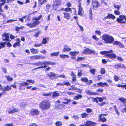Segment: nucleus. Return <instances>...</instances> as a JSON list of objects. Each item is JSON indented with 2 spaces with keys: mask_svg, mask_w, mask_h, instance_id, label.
I'll return each instance as SVG.
<instances>
[{
  "mask_svg": "<svg viewBox=\"0 0 126 126\" xmlns=\"http://www.w3.org/2000/svg\"><path fill=\"white\" fill-rule=\"evenodd\" d=\"M79 52V51H71L69 53L72 56L71 58L73 60L76 59V57L75 56L76 55V54L78 55Z\"/></svg>",
  "mask_w": 126,
  "mask_h": 126,
  "instance_id": "obj_15",
  "label": "nucleus"
},
{
  "mask_svg": "<svg viewBox=\"0 0 126 126\" xmlns=\"http://www.w3.org/2000/svg\"><path fill=\"white\" fill-rule=\"evenodd\" d=\"M60 57L61 58H68L69 56L68 55L61 54L60 55Z\"/></svg>",
  "mask_w": 126,
  "mask_h": 126,
  "instance_id": "obj_41",
  "label": "nucleus"
},
{
  "mask_svg": "<svg viewBox=\"0 0 126 126\" xmlns=\"http://www.w3.org/2000/svg\"><path fill=\"white\" fill-rule=\"evenodd\" d=\"M92 8H90L89 10V16L90 19L91 20L92 19V16L93 15V13L92 12Z\"/></svg>",
  "mask_w": 126,
  "mask_h": 126,
  "instance_id": "obj_35",
  "label": "nucleus"
},
{
  "mask_svg": "<svg viewBox=\"0 0 126 126\" xmlns=\"http://www.w3.org/2000/svg\"><path fill=\"white\" fill-rule=\"evenodd\" d=\"M96 92L100 93H102L103 92V89L99 88L96 90Z\"/></svg>",
  "mask_w": 126,
  "mask_h": 126,
  "instance_id": "obj_60",
  "label": "nucleus"
},
{
  "mask_svg": "<svg viewBox=\"0 0 126 126\" xmlns=\"http://www.w3.org/2000/svg\"><path fill=\"white\" fill-rule=\"evenodd\" d=\"M99 117V120H100L103 122H106L107 120L106 119L105 117L102 118V117L100 116H98Z\"/></svg>",
  "mask_w": 126,
  "mask_h": 126,
  "instance_id": "obj_37",
  "label": "nucleus"
},
{
  "mask_svg": "<svg viewBox=\"0 0 126 126\" xmlns=\"http://www.w3.org/2000/svg\"><path fill=\"white\" fill-rule=\"evenodd\" d=\"M114 68L116 69L120 68H121L124 69L126 68V67L125 65L121 63H119L117 64H116L114 65Z\"/></svg>",
  "mask_w": 126,
  "mask_h": 126,
  "instance_id": "obj_13",
  "label": "nucleus"
},
{
  "mask_svg": "<svg viewBox=\"0 0 126 126\" xmlns=\"http://www.w3.org/2000/svg\"><path fill=\"white\" fill-rule=\"evenodd\" d=\"M59 52H56L52 53L50 54V56L51 57H52L53 56H57L59 55Z\"/></svg>",
  "mask_w": 126,
  "mask_h": 126,
  "instance_id": "obj_40",
  "label": "nucleus"
},
{
  "mask_svg": "<svg viewBox=\"0 0 126 126\" xmlns=\"http://www.w3.org/2000/svg\"><path fill=\"white\" fill-rule=\"evenodd\" d=\"M12 89L11 88V87L9 85H8L6 87H5L4 88V89L2 90V92L4 93V94L5 95L6 94L5 93L6 91H8L11 90Z\"/></svg>",
  "mask_w": 126,
  "mask_h": 126,
  "instance_id": "obj_21",
  "label": "nucleus"
},
{
  "mask_svg": "<svg viewBox=\"0 0 126 126\" xmlns=\"http://www.w3.org/2000/svg\"><path fill=\"white\" fill-rule=\"evenodd\" d=\"M107 16L108 19H111L114 20L116 18L115 16L111 14L108 13Z\"/></svg>",
  "mask_w": 126,
  "mask_h": 126,
  "instance_id": "obj_30",
  "label": "nucleus"
},
{
  "mask_svg": "<svg viewBox=\"0 0 126 126\" xmlns=\"http://www.w3.org/2000/svg\"><path fill=\"white\" fill-rule=\"evenodd\" d=\"M80 80L82 82H85L87 85H90L93 83V81L90 80H88L86 77H83Z\"/></svg>",
  "mask_w": 126,
  "mask_h": 126,
  "instance_id": "obj_9",
  "label": "nucleus"
},
{
  "mask_svg": "<svg viewBox=\"0 0 126 126\" xmlns=\"http://www.w3.org/2000/svg\"><path fill=\"white\" fill-rule=\"evenodd\" d=\"M102 102L101 103H98V105L99 106H102L103 105L105 104L106 103L105 102Z\"/></svg>",
  "mask_w": 126,
  "mask_h": 126,
  "instance_id": "obj_63",
  "label": "nucleus"
},
{
  "mask_svg": "<svg viewBox=\"0 0 126 126\" xmlns=\"http://www.w3.org/2000/svg\"><path fill=\"white\" fill-rule=\"evenodd\" d=\"M64 10L65 12H72V10L71 8H70L67 7L65 8L64 9Z\"/></svg>",
  "mask_w": 126,
  "mask_h": 126,
  "instance_id": "obj_44",
  "label": "nucleus"
},
{
  "mask_svg": "<svg viewBox=\"0 0 126 126\" xmlns=\"http://www.w3.org/2000/svg\"><path fill=\"white\" fill-rule=\"evenodd\" d=\"M9 33H4L2 35V40L4 41L5 40L9 41Z\"/></svg>",
  "mask_w": 126,
  "mask_h": 126,
  "instance_id": "obj_12",
  "label": "nucleus"
},
{
  "mask_svg": "<svg viewBox=\"0 0 126 126\" xmlns=\"http://www.w3.org/2000/svg\"><path fill=\"white\" fill-rule=\"evenodd\" d=\"M40 22L38 21H35L33 22L32 23V26L33 27H35L38 26L40 23Z\"/></svg>",
  "mask_w": 126,
  "mask_h": 126,
  "instance_id": "obj_31",
  "label": "nucleus"
},
{
  "mask_svg": "<svg viewBox=\"0 0 126 126\" xmlns=\"http://www.w3.org/2000/svg\"><path fill=\"white\" fill-rule=\"evenodd\" d=\"M31 53L33 54H36L38 53V50L36 49L32 48L30 49Z\"/></svg>",
  "mask_w": 126,
  "mask_h": 126,
  "instance_id": "obj_28",
  "label": "nucleus"
},
{
  "mask_svg": "<svg viewBox=\"0 0 126 126\" xmlns=\"http://www.w3.org/2000/svg\"><path fill=\"white\" fill-rule=\"evenodd\" d=\"M98 35H101V32L99 30H96L95 32Z\"/></svg>",
  "mask_w": 126,
  "mask_h": 126,
  "instance_id": "obj_61",
  "label": "nucleus"
},
{
  "mask_svg": "<svg viewBox=\"0 0 126 126\" xmlns=\"http://www.w3.org/2000/svg\"><path fill=\"white\" fill-rule=\"evenodd\" d=\"M57 78L59 77H60V78H66L65 76L64 75H58L57 74Z\"/></svg>",
  "mask_w": 126,
  "mask_h": 126,
  "instance_id": "obj_57",
  "label": "nucleus"
},
{
  "mask_svg": "<svg viewBox=\"0 0 126 126\" xmlns=\"http://www.w3.org/2000/svg\"><path fill=\"white\" fill-rule=\"evenodd\" d=\"M100 72L101 74H103L105 73L106 71L105 69L103 68H102L101 69Z\"/></svg>",
  "mask_w": 126,
  "mask_h": 126,
  "instance_id": "obj_54",
  "label": "nucleus"
},
{
  "mask_svg": "<svg viewBox=\"0 0 126 126\" xmlns=\"http://www.w3.org/2000/svg\"><path fill=\"white\" fill-rule=\"evenodd\" d=\"M6 42H1L0 43V49L4 47L5 46Z\"/></svg>",
  "mask_w": 126,
  "mask_h": 126,
  "instance_id": "obj_39",
  "label": "nucleus"
},
{
  "mask_svg": "<svg viewBox=\"0 0 126 126\" xmlns=\"http://www.w3.org/2000/svg\"><path fill=\"white\" fill-rule=\"evenodd\" d=\"M63 17L65 19L68 20L70 19V15L69 13L66 12H63Z\"/></svg>",
  "mask_w": 126,
  "mask_h": 126,
  "instance_id": "obj_23",
  "label": "nucleus"
},
{
  "mask_svg": "<svg viewBox=\"0 0 126 126\" xmlns=\"http://www.w3.org/2000/svg\"><path fill=\"white\" fill-rule=\"evenodd\" d=\"M6 0H0V2H2L0 3V15L3 16L4 15L2 13L3 12V11L2 9V6L4 5L6 2Z\"/></svg>",
  "mask_w": 126,
  "mask_h": 126,
  "instance_id": "obj_17",
  "label": "nucleus"
},
{
  "mask_svg": "<svg viewBox=\"0 0 126 126\" xmlns=\"http://www.w3.org/2000/svg\"><path fill=\"white\" fill-rule=\"evenodd\" d=\"M114 14L117 15H119L120 14V12L118 10H115L114 11Z\"/></svg>",
  "mask_w": 126,
  "mask_h": 126,
  "instance_id": "obj_56",
  "label": "nucleus"
},
{
  "mask_svg": "<svg viewBox=\"0 0 126 126\" xmlns=\"http://www.w3.org/2000/svg\"><path fill=\"white\" fill-rule=\"evenodd\" d=\"M96 124V123L94 122L88 120L86 121L85 125V126H95Z\"/></svg>",
  "mask_w": 126,
  "mask_h": 126,
  "instance_id": "obj_14",
  "label": "nucleus"
},
{
  "mask_svg": "<svg viewBox=\"0 0 126 126\" xmlns=\"http://www.w3.org/2000/svg\"><path fill=\"white\" fill-rule=\"evenodd\" d=\"M49 40V38L48 37H43V38L42 41V44H46Z\"/></svg>",
  "mask_w": 126,
  "mask_h": 126,
  "instance_id": "obj_26",
  "label": "nucleus"
},
{
  "mask_svg": "<svg viewBox=\"0 0 126 126\" xmlns=\"http://www.w3.org/2000/svg\"><path fill=\"white\" fill-rule=\"evenodd\" d=\"M64 100L66 101V102H62L63 103L67 104L68 103H69L71 101L70 99H68L67 98H65L64 99Z\"/></svg>",
  "mask_w": 126,
  "mask_h": 126,
  "instance_id": "obj_48",
  "label": "nucleus"
},
{
  "mask_svg": "<svg viewBox=\"0 0 126 126\" xmlns=\"http://www.w3.org/2000/svg\"><path fill=\"white\" fill-rule=\"evenodd\" d=\"M93 102H95L96 103H98V102L97 100L98 99V100L99 102H102L103 101L104 99H106V98L105 97H97L95 98L93 97Z\"/></svg>",
  "mask_w": 126,
  "mask_h": 126,
  "instance_id": "obj_10",
  "label": "nucleus"
},
{
  "mask_svg": "<svg viewBox=\"0 0 126 126\" xmlns=\"http://www.w3.org/2000/svg\"><path fill=\"white\" fill-rule=\"evenodd\" d=\"M55 3H56L55 5L57 6L60 5L61 3V0H55Z\"/></svg>",
  "mask_w": 126,
  "mask_h": 126,
  "instance_id": "obj_42",
  "label": "nucleus"
},
{
  "mask_svg": "<svg viewBox=\"0 0 126 126\" xmlns=\"http://www.w3.org/2000/svg\"><path fill=\"white\" fill-rule=\"evenodd\" d=\"M52 98L58 97L60 95L59 93L57 91H54L52 93Z\"/></svg>",
  "mask_w": 126,
  "mask_h": 126,
  "instance_id": "obj_29",
  "label": "nucleus"
},
{
  "mask_svg": "<svg viewBox=\"0 0 126 126\" xmlns=\"http://www.w3.org/2000/svg\"><path fill=\"white\" fill-rule=\"evenodd\" d=\"M119 100L121 102H122L123 103L125 104L126 103V101H125V99L123 97L119 98Z\"/></svg>",
  "mask_w": 126,
  "mask_h": 126,
  "instance_id": "obj_51",
  "label": "nucleus"
},
{
  "mask_svg": "<svg viewBox=\"0 0 126 126\" xmlns=\"http://www.w3.org/2000/svg\"><path fill=\"white\" fill-rule=\"evenodd\" d=\"M86 111L87 113H90L92 112V110L91 109L88 108L86 109Z\"/></svg>",
  "mask_w": 126,
  "mask_h": 126,
  "instance_id": "obj_64",
  "label": "nucleus"
},
{
  "mask_svg": "<svg viewBox=\"0 0 126 126\" xmlns=\"http://www.w3.org/2000/svg\"><path fill=\"white\" fill-rule=\"evenodd\" d=\"M29 84V83H28L27 82H25L23 83H21L19 84V89L20 90H21L22 89V87L23 86H25L28 85Z\"/></svg>",
  "mask_w": 126,
  "mask_h": 126,
  "instance_id": "obj_24",
  "label": "nucleus"
},
{
  "mask_svg": "<svg viewBox=\"0 0 126 126\" xmlns=\"http://www.w3.org/2000/svg\"><path fill=\"white\" fill-rule=\"evenodd\" d=\"M56 63L54 62L50 61H44L43 62L39 61L38 62L34 63H32V64L37 66V67L34 69H45V72L48 71L50 69L51 67L48 66V65H55L56 64Z\"/></svg>",
  "mask_w": 126,
  "mask_h": 126,
  "instance_id": "obj_1",
  "label": "nucleus"
},
{
  "mask_svg": "<svg viewBox=\"0 0 126 126\" xmlns=\"http://www.w3.org/2000/svg\"><path fill=\"white\" fill-rule=\"evenodd\" d=\"M17 21V20L16 19H10L7 21L6 22V23H9L10 22H12Z\"/></svg>",
  "mask_w": 126,
  "mask_h": 126,
  "instance_id": "obj_58",
  "label": "nucleus"
},
{
  "mask_svg": "<svg viewBox=\"0 0 126 126\" xmlns=\"http://www.w3.org/2000/svg\"><path fill=\"white\" fill-rule=\"evenodd\" d=\"M88 114L86 113H83L81 114V118H86L88 115Z\"/></svg>",
  "mask_w": 126,
  "mask_h": 126,
  "instance_id": "obj_55",
  "label": "nucleus"
},
{
  "mask_svg": "<svg viewBox=\"0 0 126 126\" xmlns=\"http://www.w3.org/2000/svg\"><path fill=\"white\" fill-rule=\"evenodd\" d=\"M102 39L106 44H111L114 41V39L112 36L109 34H104L102 36Z\"/></svg>",
  "mask_w": 126,
  "mask_h": 126,
  "instance_id": "obj_4",
  "label": "nucleus"
},
{
  "mask_svg": "<svg viewBox=\"0 0 126 126\" xmlns=\"http://www.w3.org/2000/svg\"><path fill=\"white\" fill-rule=\"evenodd\" d=\"M1 70L3 71L4 73H7V70L5 67H2L1 68Z\"/></svg>",
  "mask_w": 126,
  "mask_h": 126,
  "instance_id": "obj_59",
  "label": "nucleus"
},
{
  "mask_svg": "<svg viewBox=\"0 0 126 126\" xmlns=\"http://www.w3.org/2000/svg\"><path fill=\"white\" fill-rule=\"evenodd\" d=\"M40 112V111L37 109L32 110L30 112V114L32 116L38 115Z\"/></svg>",
  "mask_w": 126,
  "mask_h": 126,
  "instance_id": "obj_11",
  "label": "nucleus"
},
{
  "mask_svg": "<svg viewBox=\"0 0 126 126\" xmlns=\"http://www.w3.org/2000/svg\"><path fill=\"white\" fill-rule=\"evenodd\" d=\"M42 17V15H40L38 17H34L32 19V20H34L35 21H38Z\"/></svg>",
  "mask_w": 126,
  "mask_h": 126,
  "instance_id": "obj_45",
  "label": "nucleus"
},
{
  "mask_svg": "<svg viewBox=\"0 0 126 126\" xmlns=\"http://www.w3.org/2000/svg\"><path fill=\"white\" fill-rule=\"evenodd\" d=\"M70 83L68 81H64L63 82V83H57V86H70Z\"/></svg>",
  "mask_w": 126,
  "mask_h": 126,
  "instance_id": "obj_18",
  "label": "nucleus"
},
{
  "mask_svg": "<svg viewBox=\"0 0 126 126\" xmlns=\"http://www.w3.org/2000/svg\"><path fill=\"white\" fill-rule=\"evenodd\" d=\"M19 111V110L18 109L14 108L12 110L8 111V112L10 114H12L14 113L17 112Z\"/></svg>",
  "mask_w": 126,
  "mask_h": 126,
  "instance_id": "obj_27",
  "label": "nucleus"
},
{
  "mask_svg": "<svg viewBox=\"0 0 126 126\" xmlns=\"http://www.w3.org/2000/svg\"><path fill=\"white\" fill-rule=\"evenodd\" d=\"M82 53L84 54L88 55L91 54H95V51L94 50H92L88 48H86L83 50Z\"/></svg>",
  "mask_w": 126,
  "mask_h": 126,
  "instance_id": "obj_6",
  "label": "nucleus"
},
{
  "mask_svg": "<svg viewBox=\"0 0 126 126\" xmlns=\"http://www.w3.org/2000/svg\"><path fill=\"white\" fill-rule=\"evenodd\" d=\"M113 45H118L120 48H123L124 47V45L123 44L118 41H114L113 43Z\"/></svg>",
  "mask_w": 126,
  "mask_h": 126,
  "instance_id": "obj_16",
  "label": "nucleus"
},
{
  "mask_svg": "<svg viewBox=\"0 0 126 126\" xmlns=\"http://www.w3.org/2000/svg\"><path fill=\"white\" fill-rule=\"evenodd\" d=\"M97 85L98 86L101 87H104V86H106V87H109V85L106 82L103 83L102 82H100L98 83Z\"/></svg>",
  "mask_w": 126,
  "mask_h": 126,
  "instance_id": "obj_22",
  "label": "nucleus"
},
{
  "mask_svg": "<svg viewBox=\"0 0 126 126\" xmlns=\"http://www.w3.org/2000/svg\"><path fill=\"white\" fill-rule=\"evenodd\" d=\"M86 94L89 95H98L99 94L97 93L92 92L89 90H88L86 92Z\"/></svg>",
  "mask_w": 126,
  "mask_h": 126,
  "instance_id": "obj_33",
  "label": "nucleus"
},
{
  "mask_svg": "<svg viewBox=\"0 0 126 126\" xmlns=\"http://www.w3.org/2000/svg\"><path fill=\"white\" fill-rule=\"evenodd\" d=\"M35 60L39 59H45V57L42 56V55H35Z\"/></svg>",
  "mask_w": 126,
  "mask_h": 126,
  "instance_id": "obj_32",
  "label": "nucleus"
},
{
  "mask_svg": "<svg viewBox=\"0 0 126 126\" xmlns=\"http://www.w3.org/2000/svg\"><path fill=\"white\" fill-rule=\"evenodd\" d=\"M51 104L50 102L47 100H44L40 102L39 104V107L43 110H47L50 107Z\"/></svg>",
  "mask_w": 126,
  "mask_h": 126,
  "instance_id": "obj_2",
  "label": "nucleus"
},
{
  "mask_svg": "<svg viewBox=\"0 0 126 126\" xmlns=\"http://www.w3.org/2000/svg\"><path fill=\"white\" fill-rule=\"evenodd\" d=\"M116 86L118 87H121L123 88H125V89L126 90V83H125L124 85H121L118 84L116 85Z\"/></svg>",
  "mask_w": 126,
  "mask_h": 126,
  "instance_id": "obj_46",
  "label": "nucleus"
},
{
  "mask_svg": "<svg viewBox=\"0 0 126 126\" xmlns=\"http://www.w3.org/2000/svg\"><path fill=\"white\" fill-rule=\"evenodd\" d=\"M90 72L94 75L95 74V68H91L90 70Z\"/></svg>",
  "mask_w": 126,
  "mask_h": 126,
  "instance_id": "obj_52",
  "label": "nucleus"
},
{
  "mask_svg": "<svg viewBox=\"0 0 126 126\" xmlns=\"http://www.w3.org/2000/svg\"><path fill=\"white\" fill-rule=\"evenodd\" d=\"M47 0H38V3L39 5L41 6L44 3L47 2Z\"/></svg>",
  "mask_w": 126,
  "mask_h": 126,
  "instance_id": "obj_34",
  "label": "nucleus"
},
{
  "mask_svg": "<svg viewBox=\"0 0 126 126\" xmlns=\"http://www.w3.org/2000/svg\"><path fill=\"white\" fill-rule=\"evenodd\" d=\"M92 38L96 41H98L99 40V38H97L96 35H93L92 36Z\"/></svg>",
  "mask_w": 126,
  "mask_h": 126,
  "instance_id": "obj_53",
  "label": "nucleus"
},
{
  "mask_svg": "<svg viewBox=\"0 0 126 126\" xmlns=\"http://www.w3.org/2000/svg\"><path fill=\"white\" fill-rule=\"evenodd\" d=\"M23 28V27L22 26H21L20 27H18L17 26H16L15 30L17 32H19L20 30L22 29Z\"/></svg>",
  "mask_w": 126,
  "mask_h": 126,
  "instance_id": "obj_47",
  "label": "nucleus"
},
{
  "mask_svg": "<svg viewBox=\"0 0 126 126\" xmlns=\"http://www.w3.org/2000/svg\"><path fill=\"white\" fill-rule=\"evenodd\" d=\"M6 77L8 81H11L13 80V78L10 76H6Z\"/></svg>",
  "mask_w": 126,
  "mask_h": 126,
  "instance_id": "obj_49",
  "label": "nucleus"
},
{
  "mask_svg": "<svg viewBox=\"0 0 126 126\" xmlns=\"http://www.w3.org/2000/svg\"><path fill=\"white\" fill-rule=\"evenodd\" d=\"M56 126H61L62 125V123L60 121H57L55 123Z\"/></svg>",
  "mask_w": 126,
  "mask_h": 126,
  "instance_id": "obj_50",
  "label": "nucleus"
},
{
  "mask_svg": "<svg viewBox=\"0 0 126 126\" xmlns=\"http://www.w3.org/2000/svg\"><path fill=\"white\" fill-rule=\"evenodd\" d=\"M47 76L51 80H53L57 78V74L54 72H50L47 75Z\"/></svg>",
  "mask_w": 126,
  "mask_h": 126,
  "instance_id": "obj_8",
  "label": "nucleus"
},
{
  "mask_svg": "<svg viewBox=\"0 0 126 126\" xmlns=\"http://www.w3.org/2000/svg\"><path fill=\"white\" fill-rule=\"evenodd\" d=\"M52 94L51 92H49L48 93H44L42 95L43 96H51Z\"/></svg>",
  "mask_w": 126,
  "mask_h": 126,
  "instance_id": "obj_43",
  "label": "nucleus"
},
{
  "mask_svg": "<svg viewBox=\"0 0 126 126\" xmlns=\"http://www.w3.org/2000/svg\"><path fill=\"white\" fill-rule=\"evenodd\" d=\"M92 5V8L94 10L95 8H97L100 7V4L99 2L96 0H91Z\"/></svg>",
  "mask_w": 126,
  "mask_h": 126,
  "instance_id": "obj_7",
  "label": "nucleus"
},
{
  "mask_svg": "<svg viewBox=\"0 0 126 126\" xmlns=\"http://www.w3.org/2000/svg\"><path fill=\"white\" fill-rule=\"evenodd\" d=\"M71 50V48L68 47L67 45H65L64 46V47L63 49V52H69Z\"/></svg>",
  "mask_w": 126,
  "mask_h": 126,
  "instance_id": "obj_25",
  "label": "nucleus"
},
{
  "mask_svg": "<svg viewBox=\"0 0 126 126\" xmlns=\"http://www.w3.org/2000/svg\"><path fill=\"white\" fill-rule=\"evenodd\" d=\"M26 82L32 83V84H34L35 82V81L34 80H32L31 79H27L26 80Z\"/></svg>",
  "mask_w": 126,
  "mask_h": 126,
  "instance_id": "obj_62",
  "label": "nucleus"
},
{
  "mask_svg": "<svg viewBox=\"0 0 126 126\" xmlns=\"http://www.w3.org/2000/svg\"><path fill=\"white\" fill-rule=\"evenodd\" d=\"M17 41L13 45V46L14 47H16L17 46L19 47L21 46L20 43L21 42L19 38H17L16 39Z\"/></svg>",
  "mask_w": 126,
  "mask_h": 126,
  "instance_id": "obj_20",
  "label": "nucleus"
},
{
  "mask_svg": "<svg viewBox=\"0 0 126 126\" xmlns=\"http://www.w3.org/2000/svg\"><path fill=\"white\" fill-rule=\"evenodd\" d=\"M82 96L81 95L78 94L77 95L74 97V99L76 100H78L79 99L81 98Z\"/></svg>",
  "mask_w": 126,
  "mask_h": 126,
  "instance_id": "obj_38",
  "label": "nucleus"
},
{
  "mask_svg": "<svg viewBox=\"0 0 126 126\" xmlns=\"http://www.w3.org/2000/svg\"><path fill=\"white\" fill-rule=\"evenodd\" d=\"M81 4L80 2H79V6H78L79 7V8L78 9V15L80 16H83V14L82 13V11L83 10V8L81 7Z\"/></svg>",
  "mask_w": 126,
  "mask_h": 126,
  "instance_id": "obj_19",
  "label": "nucleus"
},
{
  "mask_svg": "<svg viewBox=\"0 0 126 126\" xmlns=\"http://www.w3.org/2000/svg\"><path fill=\"white\" fill-rule=\"evenodd\" d=\"M85 57H79L77 58L76 61L78 62H80L83 60H85Z\"/></svg>",
  "mask_w": 126,
  "mask_h": 126,
  "instance_id": "obj_36",
  "label": "nucleus"
},
{
  "mask_svg": "<svg viewBox=\"0 0 126 126\" xmlns=\"http://www.w3.org/2000/svg\"><path fill=\"white\" fill-rule=\"evenodd\" d=\"M113 51L112 50L108 51H103L100 52V53L102 55H104V57L107 58H110L113 60L115 59L116 56L114 53H113Z\"/></svg>",
  "mask_w": 126,
  "mask_h": 126,
  "instance_id": "obj_3",
  "label": "nucleus"
},
{
  "mask_svg": "<svg viewBox=\"0 0 126 126\" xmlns=\"http://www.w3.org/2000/svg\"><path fill=\"white\" fill-rule=\"evenodd\" d=\"M116 21L120 24H125L126 23V16L124 15H120L119 17L117 18Z\"/></svg>",
  "mask_w": 126,
  "mask_h": 126,
  "instance_id": "obj_5",
  "label": "nucleus"
}]
</instances>
